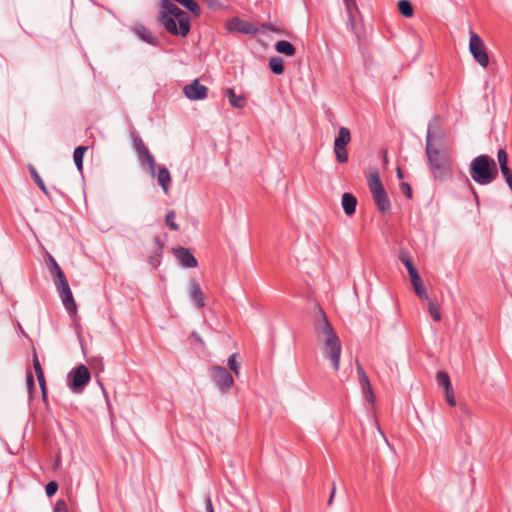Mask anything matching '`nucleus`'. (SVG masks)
<instances>
[{
  "label": "nucleus",
  "instance_id": "obj_1",
  "mask_svg": "<svg viewBox=\"0 0 512 512\" xmlns=\"http://www.w3.org/2000/svg\"><path fill=\"white\" fill-rule=\"evenodd\" d=\"M314 330L316 339L321 345L323 357L330 361L335 371H338L342 351L341 341L322 309H319V314L315 319Z\"/></svg>",
  "mask_w": 512,
  "mask_h": 512
},
{
  "label": "nucleus",
  "instance_id": "obj_2",
  "mask_svg": "<svg viewBox=\"0 0 512 512\" xmlns=\"http://www.w3.org/2000/svg\"><path fill=\"white\" fill-rule=\"evenodd\" d=\"M158 21L171 35L185 37L190 31V16L180 9L174 2H162Z\"/></svg>",
  "mask_w": 512,
  "mask_h": 512
},
{
  "label": "nucleus",
  "instance_id": "obj_3",
  "mask_svg": "<svg viewBox=\"0 0 512 512\" xmlns=\"http://www.w3.org/2000/svg\"><path fill=\"white\" fill-rule=\"evenodd\" d=\"M425 154L434 179L444 181L450 177L449 158L438 147L434 146L432 128L426 134Z\"/></svg>",
  "mask_w": 512,
  "mask_h": 512
},
{
  "label": "nucleus",
  "instance_id": "obj_4",
  "mask_svg": "<svg viewBox=\"0 0 512 512\" xmlns=\"http://www.w3.org/2000/svg\"><path fill=\"white\" fill-rule=\"evenodd\" d=\"M470 176L480 185L491 184L498 176L495 160L486 154L475 157L470 163Z\"/></svg>",
  "mask_w": 512,
  "mask_h": 512
},
{
  "label": "nucleus",
  "instance_id": "obj_5",
  "mask_svg": "<svg viewBox=\"0 0 512 512\" xmlns=\"http://www.w3.org/2000/svg\"><path fill=\"white\" fill-rule=\"evenodd\" d=\"M48 261L49 271L54 277V283L64 307L68 311H76V304L67 278L65 277L63 271L53 256L48 255Z\"/></svg>",
  "mask_w": 512,
  "mask_h": 512
},
{
  "label": "nucleus",
  "instance_id": "obj_6",
  "mask_svg": "<svg viewBox=\"0 0 512 512\" xmlns=\"http://www.w3.org/2000/svg\"><path fill=\"white\" fill-rule=\"evenodd\" d=\"M368 186L379 211L381 213L388 212L391 208V203L378 174H372L368 178Z\"/></svg>",
  "mask_w": 512,
  "mask_h": 512
},
{
  "label": "nucleus",
  "instance_id": "obj_7",
  "mask_svg": "<svg viewBox=\"0 0 512 512\" xmlns=\"http://www.w3.org/2000/svg\"><path fill=\"white\" fill-rule=\"evenodd\" d=\"M469 51L473 56L474 60L483 68H486L489 64V57L486 52V47L481 37L470 31L469 40Z\"/></svg>",
  "mask_w": 512,
  "mask_h": 512
},
{
  "label": "nucleus",
  "instance_id": "obj_8",
  "mask_svg": "<svg viewBox=\"0 0 512 512\" xmlns=\"http://www.w3.org/2000/svg\"><path fill=\"white\" fill-rule=\"evenodd\" d=\"M351 141L350 130L346 127H340L338 135L334 140V153L336 160L339 163H346L348 161V152L346 146Z\"/></svg>",
  "mask_w": 512,
  "mask_h": 512
},
{
  "label": "nucleus",
  "instance_id": "obj_9",
  "mask_svg": "<svg viewBox=\"0 0 512 512\" xmlns=\"http://www.w3.org/2000/svg\"><path fill=\"white\" fill-rule=\"evenodd\" d=\"M89 380L90 372L84 365H79L68 375V385L73 393H81Z\"/></svg>",
  "mask_w": 512,
  "mask_h": 512
},
{
  "label": "nucleus",
  "instance_id": "obj_10",
  "mask_svg": "<svg viewBox=\"0 0 512 512\" xmlns=\"http://www.w3.org/2000/svg\"><path fill=\"white\" fill-rule=\"evenodd\" d=\"M210 377L222 393H226L234 383L230 371L218 365L210 369Z\"/></svg>",
  "mask_w": 512,
  "mask_h": 512
},
{
  "label": "nucleus",
  "instance_id": "obj_11",
  "mask_svg": "<svg viewBox=\"0 0 512 512\" xmlns=\"http://www.w3.org/2000/svg\"><path fill=\"white\" fill-rule=\"evenodd\" d=\"M347 14L348 28L359 37L362 26L361 9L357 2H344Z\"/></svg>",
  "mask_w": 512,
  "mask_h": 512
},
{
  "label": "nucleus",
  "instance_id": "obj_12",
  "mask_svg": "<svg viewBox=\"0 0 512 512\" xmlns=\"http://www.w3.org/2000/svg\"><path fill=\"white\" fill-rule=\"evenodd\" d=\"M134 145L138 153L141 165L147 166V171L151 176L155 175L156 161L153 155L150 153L148 148L144 145L141 138L137 137L134 139Z\"/></svg>",
  "mask_w": 512,
  "mask_h": 512
},
{
  "label": "nucleus",
  "instance_id": "obj_13",
  "mask_svg": "<svg viewBox=\"0 0 512 512\" xmlns=\"http://www.w3.org/2000/svg\"><path fill=\"white\" fill-rule=\"evenodd\" d=\"M226 29L231 32H238L245 35H254L258 29L250 22L242 20L238 17H233L226 22Z\"/></svg>",
  "mask_w": 512,
  "mask_h": 512
},
{
  "label": "nucleus",
  "instance_id": "obj_14",
  "mask_svg": "<svg viewBox=\"0 0 512 512\" xmlns=\"http://www.w3.org/2000/svg\"><path fill=\"white\" fill-rule=\"evenodd\" d=\"M183 93L190 100H203L207 97L208 88L195 79L192 83L184 86Z\"/></svg>",
  "mask_w": 512,
  "mask_h": 512
},
{
  "label": "nucleus",
  "instance_id": "obj_15",
  "mask_svg": "<svg viewBox=\"0 0 512 512\" xmlns=\"http://www.w3.org/2000/svg\"><path fill=\"white\" fill-rule=\"evenodd\" d=\"M177 261L185 268H195L198 265L197 259L188 248L178 247L173 250Z\"/></svg>",
  "mask_w": 512,
  "mask_h": 512
},
{
  "label": "nucleus",
  "instance_id": "obj_16",
  "mask_svg": "<svg viewBox=\"0 0 512 512\" xmlns=\"http://www.w3.org/2000/svg\"><path fill=\"white\" fill-rule=\"evenodd\" d=\"M189 295L197 308H203L205 306L204 293L202 292L200 284L194 278L189 280Z\"/></svg>",
  "mask_w": 512,
  "mask_h": 512
},
{
  "label": "nucleus",
  "instance_id": "obj_17",
  "mask_svg": "<svg viewBox=\"0 0 512 512\" xmlns=\"http://www.w3.org/2000/svg\"><path fill=\"white\" fill-rule=\"evenodd\" d=\"M134 33L145 43H148L150 45H158L159 40L157 36H155L152 31L148 28H146L143 25H136L133 28Z\"/></svg>",
  "mask_w": 512,
  "mask_h": 512
},
{
  "label": "nucleus",
  "instance_id": "obj_18",
  "mask_svg": "<svg viewBox=\"0 0 512 512\" xmlns=\"http://www.w3.org/2000/svg\"><path fill=\"white\" fill-rule=\"evenodd\" d=\"M153 177H157V180L165 193H168L169 184L171 182V176L169 170L165 166L158 168V172H155Z\"/></svg>",
  "mask_w": 512,
  "mask_h": 512
},
{
  "label": "nucleus",
  "instance_id": "obj_19",
  "mask_svg": "<svg viewBox=\"0 0 512 512\" xmlns=\"http://www.w3.org/2000/svg\"><path fill=\"white\" fill-rule=\"evenodd\" d=\"M341 204L345 214L351 216L355 213L357 199L350 193H344Z\"/></svg>",
  "mask_w": 512,
  "mask_h": 512
},
{
  "label": "nucleus",
  "instance_id": "obj_20",
  "mask_svg": "<svg viewBox=\"0 0 512 512\" xmlns=\"http://www.w3.org/2000/svg\"><path fill=\"white\" fill-rule=\"evenodd\" d=\"M430 128H432L433 144H434V146H436L440 149L443 146L444 133L441 131V129L438 126V124L436 123V121L429 122L427 131Z\"/></svg>",
  "mask_w": 512,
  "mask_h": 512
},
{
  "label": "nucleus",
  "instance_id": "obj_21",
  "mask_svg": "<svg viewBox=\"0 0 512 512\" xmlns=\"http://www.w3.org/2000/svg\"><path fill=\"white\" fill-rule=\"evenodd\" d=\"M225 95L228 98L231 106H233L235 108H243L244 107V105H245L244 97L240 96V95H236L233 89L228 88L225 91Z\"/></svg>",
  "mask_w": 512,
  "mask_h": 512
},
{
  "label": "nucleus",
  "instance_id": "obj_22",
  "mask_svg": "<svg viewBox=\"0 0 512 512\" xmlns=\"http://www.w3.org/2000/svg\"><path fill=\"white\" fill-rule=\"evenodd\" d=\"M410 282H411L413 289L417 296H419L420 298H425V299L428 298L427 291H426L425 287L423 286V282H422L420 275L411 277Z\"/></svg>",
  "mask_w": 512,
  "mask_h": 512
},
{
  "label": "nucleus",
  "instance_id": "obj_23",
  "mask_svg": "<svg viewBox=\"0 0 512 512\" xmlns=\"http://www.w3.org/2000/svg\"><path fill=\"white\" fill-rule=\"evenodd\" d=\"M275 50L278 53L286 56H293L295 54V47L286 40H280L275 44Z\"/></svg>",
  "mask_w": 512,
  "mask_h": 512
},
{
  "label": "nucleus",
  "instance_id": "obj_24",
  "mask_svg": "<svg viewBox=\"0 0 512 512\" xmlns=\"http://www.w3.org/2000/svg\"><path fill=\"white\" fill-rule=\"evenodd\" d=\"M269 67L274 74L280 75L284 72V61L279 56L271 57Z\"/></svg>",
  "mask_w": 512,
  "mask_h": 512
},
{
  "label": "nucleus",
  "instance_id": "obj_25",
  "mask_svg": "<svg viewBox=\"0 0 512 512\" xmlns=\"http://www.w3.org/2000/svg\"><path fill=\"white\" fill-rule=\"evenodd\" d=\"M86 150H87V147H85V146H78L74 150L73 159H74L75 165L79 171L82 170L83 157H84V153Z\"/></svg>",
  "mask_w": 512,
  "mask_h": 512
},
{
  "label": "nucleus",
  "instance_id": "obj_26",
  "mask_svg": "<svg viewBox=\"0 0 512 512\" xmlns=\"http://www.w3.org/2000/svg\"><path fill=\"white\" fill-rule=\"evenodd\" d=\"M29 172H30L32 178L34 179L35 183L38 185V187L43 191L44 194L49 196V192L45 186V183L42 180V178L40 177V175L38 174V172L36 171L35 167L30 165Z\"/></svg>",
  "mask_w": 512,
  "mask_h": 512
},
{
  "label": "nucleus",
  "instance_id": "obj_27",
  "mask_svg": "<svg viewBox=\"0 0 512 512\" xmlns=\"http://www.w3.org/2000/svg\"><path fill=\"white\" fill-rule=\"evenodd\" d=\"M438 385L442 386L444 390L452 387L449 375L444 371H439L436 376Z\"/></svg>",
  "mask_w": 512,
  "mask_h": 512
},
{
  "label": "nucleus",
  "instance_id": "obj_28",
  "mask_svg": "<svg viewBox=\"0 0 512 512\" xmlns=\"http://www.w3.org/2000/svg\"><path fill=\"white\" fill-rule=\"evenodd\" d=\"M399 12L405 17H411L413 15V7L411 2H398Z\"/></svg>",
  "mask_w": 512,
  "mask_h": 512
},
{
  "label": "nucleus",
  "instance_id": "obj_29",
  "mask_svg": "<svg viewBox=\"0 0 512 512\" xmlns=\"http://www.w3.org/2000/svg\"><path fill=\"white\" fill-rule=\"evenodd\" d=\"M238 353H233L228 359V367L236 375H239L240 363L237 361Z\"/></svg>",
  "mask_w": 512,
  "mask_h": 512
},
{
  "label": "nucleus",
  "instance_id": "obj_30",
  "mask_svg": "<svg viewBox=\"0 0 512 512\" xmlns=\"http://www.w3.org/2000/svg\"><path fill=\"white\" fill-rule=\"evenodd\" d=\"M175 219H176V214L174 211H169L167 214H166V218H165V222H166V225L173 231H178L179 230V226L178 224L175 222Z\"/></svg>",
  "mask_w": 512,
  "mask_h": 512
},
{
  "label": "nucleus",
  "instance_id": "obj_31",
  "mask_svg": "<svg viewBox=\"0 0 512 512\" xmlns=\"http://www.w3.org/2000/svg\"><path fill=\"white\" fill-rule=\"evenodd\" d=\"M182 6H184L186 9L191 11L195 16H199L201 9L199 6V2H178Z\"/></svg>",
  "mask_w": 512,
  "mask_h": 512
},
{
  "label": "nucleus",
  "instance_id": "obj_32",
  "mask_svg": "<svg viewBox=\"0 0 512 512\" xmlns=\"http://www.w3.org/2000/svg\"><path fill=\"white\" fill-rule=\"evenodd\" d=\"M399 260L404 264L406 268L413 264L409 252L406 251L405 249H400Z\"/></svg>",
  "mask_w": 512,
  "mask_h": 512
},
{
  "label": "nucleus",
  "instance_id": "obj_33",
  "mask_svg": "<svg viewBox=\"0 0 512 512\" xmlns=\"http://www.w3.org/2000/svg\"><path fill=\"white\" fill-rule=\"evenodd\" d=\"M497 161L500 168L508 166V155L504 149H499L497 153Z\"/></svg>",
  "mask_w": 512,
  "mask_h": 512
},
{
  "label": "nucleus",
  "instance_id": "obj_34",
  "mask_svg": "<svg viewBox=\"0 0 512 512\" xmlns=\"http://www.w3.org/2000/svg\"><path fill=\"white\" fill-rule=\"evenodd\" d=\"M428 311H429L431 317L435 321H440L441 320L440 312H439L438 308L436 307V305L433 302H429V304H428Z\"/></svg>",
  "mask_w": 512,
  "mask_h": 512
},
{
  "label": "nucleus",
  "instance_id": "obj_35",
  "mask_svg": "<svg viewBox=\"0 0 512 512\" xmlns=\"http://www.w3.org/2000/svg\"><path fill=\"white\" fill-rule=\"evenodd\" d=\"M357 373L359 375L360 385L368 386L369 378L360 364L357 365Z\"/></svg>",
  "mask_w": 512,
  "mask_h": 512
},
{
  "label": "nucleus",
  "instance_id": "obj_36",
  "mask_svg": "<svg viewBox=\"0 0 512 512\" xmlns=\"http://www.w3.org/2000/svg\"><path fill=\"white\" fill-rule=\"evenodd\" d=\"M362 387V391L366 397V399L369 401V402H373L374 401V395H373V392H372V386L370 384V381L368 382V386L366 385H361Z\"/></svg>",
  "mask_w": 512,
  "mask_h": 512
},
{
  "label": "nucleus",
  "instance_id": "obj_37",
  "mask_svg": "<svg viewBox=\"0 0 512 512\" xmlns=\"http://www.w3.org/2000/svg\"><path fill=\"white\" fill-rule=\"evenodd\" d=\"M444 392H445V400H446L447 404L449 406H455L456 405V400H455V397H454V394H453V388L451 387L448 390H444Z\"/></svg>",
  "mask_w": 512,
  "mask_h": 512
},
{
  "label": "nucleus",
  "instance_id": "obj_38",
  "mask_svg": "<svg viewBox=\"0 0 512 512\" xmlns=\"http://www.w3.org/2000/svg\"><path fill=\"white\" fill-rule=\"evenodd\" d=\"M57 489H58V484L54 481H50L45 487L47 496H49V497L53 496L57 492Z\"/></svg>",
  "mask_w": 512,
  "mask_h": 512
},
{
  "label": "nucleus",
  "instance_id": "obj_39",
  "mask_svg": "<svg viewBox=\"0 0 512 512\" xmlns=\"http://www.w3.org/2000/svg\"><path fill=\"white\" fill-rule=\"evenodd\" d=\"M68 507L64 500H58L54 507V512H67Z\"/></svg>",
  "mask_w": 512,
  "mask_h": 512
},
{
  "label": "nucleus",
  "instance_id": "obj_40",
  "mask_svg": "<svg viewBox=\"0 0 512 512\" xmlns=\"http://www.w3.org/2000/svg\"><path fill=\"white\" fill-rule=\"evenodd\" d=\"M36 377H37L39 386L41 388L42 394L45 397V395H46V386H45L44 372L41 373V374H37Z\"/></svg>",
  "mask_w": 512,
  "mask_h": 512
},
{
  "label": "nucleus",
  "instance_id": "obj_41",
  "mask_svg": "<svg viewBox=\"0 0 512 512\" xmlns=\"http://www.w3.org/2000/svg\"><path fill=\"white\" fill-rule=\"evenodd\" d=\"M33 367H34L36 375L43 373V369L41 367L40 361L36 354L33 355Z\"/></svg>",
  "mask_w": 512,
  "mask_h": 512
},
{
  "label": "nucleus",
  "instance_id": "obj_42",
  "mask_svg": "<svg viewBox=\"0 0 512 512\" xmlns=\"http://www.w3.org/2000/svg\"><path fill=\"white\" fill-rule=\"evenodd\" d=\"M400 189H401V191H402L404 194H406V196H407L408 198H411V197H412V190H411V187H410V185H409L408 183H406V182H402V183L400 184Z\"/></svg>",
  "mask_w": 512,
  "mask_h": 512
},
{
  "label": "nucleus",
  "instance_id": "obj_43",
  "mask_svg": "<svg viewBox=\"0 0 512 512\" xmlns=\"http://www.w3.org/2000/svg\"><path fill=\"white\" fill-rule=\"evenodd\" d=\"M26 383H27L29 392L32 393V391L34 389V378L30 371L27 372Z\"/></svg>",
  "mask_w": 512,
  "mask_h": 512
},
{
  "label": "nucleus",
  "instance_id": "obj_44",
  "mask_svg": "<svg viewBox=\"0 0 512 512\" xmlns=\"http://www.w3.org/2000/svg\"><path fill=\"white\" fill-rule=\"evenodd\" d=\"M500 170H501V173H502L503 177L505 178V180L508 177L512 176V171L510 170V168L508 166H504V167L500 168Z\"/></svg>",
  "mask_w": 512,
  "mask_h": 512
},
{
  "label": "nucleus",
  "instance_id": "obj_45",
  "mask_svg": "<svg viewBox=\"0 0 512 512\" xmlns=\"http://www.w3.org/2000/svg\"><path fill=\"white\" fill-rule=\"evenodd\" d=\"M406 269L408 271V274H409L410 278L419 275L417 269L414 267L413 264L410 265L409 267H407Z\"/></svg>",
  "mask_w": 512,
  "mask_h": 512
},
{
  "label": "nucleus",
  "instance_id": "obj_46",
  "mask_svg": "<svg viewBox=\"0 0 512 512\" xmlns=\"http://www.w3.org/2000/svg\"><path fill=\"white\" fill-rule=\"evenodd\" d=\"M205 508H206V512H214L210 497H207L205 500Z\"/></svg>",
  "mask_w": 512,
  "mask_h": 512
},
{
  "label": "nucleus",
  "instance_id": "obj_47",
  "mask_svg": "<svg viewBox=\"0 0 512 512\" xmlns=\"http://www.w3.org/2000/svg\"><path fill=\"white\" fill-rule=\"evenodd\" d=\"M335 492H336V486H335V483L333 482V483H332V490H331V494H330V497H329V500H328V505H331V504H332L333 498H334V496H335Z\"/></svg>",
  "mask_w": 512,
  "mask_h": 512
},
{
  "label": "nucleus",
  "instance_id": "obj_48",
  "mask_svg": "<svg viewBox=\"0 0 512 512\" xmlns=\"http://www.w3.org/2000/svg\"><path fill=\"white\" fill-rule=\"evenodd\" d=\"M208 4H209V8L212 10L216 9L219 6L218 5L219 2H214V1L208 2Z\"/></svg>",
  "mask_w": 512,
  "mask_h": 512
},
{
  "label": "nucleus",
  "instance_id": "obj_49",
  "mask_svg": "<svg viewBox=\"0 0 512 512\" xmlns=\"http://www.w3.org/2000/svg\"><path fill=\"white\" fill-rule=\"evenodd\" d=\"M192 336L199 342V343H203L201 337L196 333V332H193L192 333Z\"/></svg>",
  "mask_w": 512,
  "mask_h": 512
},
{
  "label": "nucleus",
  "instance_id": "obj_50",
  "mask_svg": "<svg viewBox=\"0 0 512 512\" xmlns=\"http://www.w3.org/2000/svg\"><path fill=\"white\" fill-rule=\"evenodd\" d=\"M506 183L507 185L509 186V188L512 190V176L511 177H508L506 179Z\"/></svg>",
  "mask_w": 512,
  "mask_h": 512
},
{
  "label": "nucleus",
  "instance_id": "obj_51",
  "mask_svg": "<svg viewBox=\"0 0 512 512\" xmlns=\"http://www.w3.org/2000/svg\"><path fill=\"white\" fill-rule=\"evenodd\" d=\"M471 190H472V192L474 194V197H475V200H476V202L478 204L479 203V198H478V195H477L476 191L474 190V188L472 186H471Z\"/></svg>",
  "mask_w": 512,
  "mask_h": 512
},
{
  "label": "nucleus",
  "instance_id": "obj_52",
  "mask_svg": "<svg viewBox=\"0 0 512 512\" xmlns=\"http://www.w3.org/2000/svg\"><path fill=\"white\" fill-rule=\"evenodd\" d=\"M397 176H398V178H402L403 177L402 171H401L400 168L397 169Z\"/></svg>",
  "mask_w": 512,
  "mask_h": 512
},
{
  "label": "nucleus",
  "instance_id": "obj_53",
  "mask_svg": "<svg viewBox=\"0 0 512 512\" xmlns=\"http://www.w3.org/2000/svg\"><path fill=\"white\" fill-rule=\"evenodd\" d=\"M155 242H156V244L161 248L159 238H157V237H156V238H155Z\"/></svg>",
  "mask_w": 512,
  "mask_h": 512
}]
</instances>
